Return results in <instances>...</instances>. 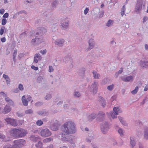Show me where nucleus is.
I'll use <instances>...</instances> for the list:
<instances>
[{"mask_svg": "<svg viewBox=\"0 0 148 148\" xmlns=\"http://www.w3.org/2000/svg\"><path fill=\"white\" fill-rule=\"evenodd\" d=\"M61 130L63 133L60 134L58 138L65 142H71V137L67 134H73L76 132L77 129L75 123L71 121L66 122L62 125Z\"/></svg>", "mask_w": 148, "mask_h": 148, "instance_id": "nucleus-1", "label": "nucleus"}, {"mask_svg": "<svg viewBox=\"0 0 148 148\" xmlns=\"http://www.w3.org/2000/svg\"><path fill=\"white\" fill-rule=\"evenodd\" d=\"M14 145L12 147L10 144L5 145L4 148H20V147L25 144V140L22 139L17 140L14 142Z\"/></svg>", "mask_w": 148, "mask_h": 148, "instance_id": "nucleus-2", "label": "nucleus"}, {"mask_svg": "<svg viewBox=\"0 0 148 148\" xmlns=\"http://www.w3.org/2000/svg\"><path fill=\"white\" fill-rule=\"evenodd\" d=\"M145 8V3L142 1H140L137 2L136 5L135 11L137 14H140L142 10H144Z\"/></svg>", "mask_w": 148, "mask_h": 148, "instance_id": "nucleus-3", "label": "nucleus"}, {"mask_svg": "<svg viewBox=\"0 0 148 148\" xmlns=\"http://www.w3.org/2000/svg\"><path fill=\"white\" fill-rule=\"evenodd\" d=\"M98 83L97 82L95 81L91 85L89 86L88 89L93 94L96 93L97 91Z\"/></svg>", "mask_w": 148, "mask_h": 148, "instance_id": "nucleus-4", "label": "nucleus"}, {"mask_svg": "<svg viewBox=\"0 0 148 148\" xmlns=\"http://www.w3.org/2000/svg\"><path fill=\"white\" fill-rule=\"evenodd\" d=\"M111 125L107 122H105L101 125V132L104 134H106L110 128Z\"/></svg>", "mask_w": 148, "mask_h": 148, "instance_id": "nucleus-5", "label": "nucleus"}, {"mask_svg": "<svg viewBox=\"0 0 148 148\" xmlns=\"http://www.w3.org/2000/svg\"><path fill=\"white\" fill-rule=\"evenodd\" d=\"M39 135L43 137H46L50 136L51 133L50 131L48 129H43L41 128L39 130Z\"/></svg>", "mask_w": 148, "mask_h": 148, "instance_id": "nucleus-6", "label": "nucleus"}, {"mask_svg": "<svg viewBox=\"0 0 148 148\" xmlns=\"http://www.w3.org/2000/svg\"><path fill=\"white\" fill-rule=\"evenodd\" d=\"M44 39L42 37H36L32 40L31 44L34 46H36L44 42Z\"/></svg>", "mask_w": 148, "mask_h": 148, "instance_id": "nucleus-7", "label": "nucleus"}, {"mask_svg": "<svg viewBox=\"0 0 148 148\" xmlns=\"http://www.w3.org/2000/svg\"><path fill=\"white\" fill-rule=\"evenodd\" d=\"M32 99V97L30 95H24L22 97V102L24 106H26L28 105V102Z\"/></svg>", "mask_w": 148, "mask_h": 148, "instance_id": "nucleus-8", "label": "nucleus"}, {"mask_svg": "<svg viewBox=\"0 0 148 148\" xmlns=\"http://www.w3.org/2000/svg\"><path fill=\"white\" fill-rule=\"evenodd\" d=\"M4 121L7 124H10L14 126H16L17 125L16 120L15 119L10 118H5Z\"/></svg>", "mask_w": 148, "mask_h": 148, "instance_id": "nucleus-9", "label": "nucleus"}, {"mask_svg": "<svg viewBox=\"0 0 148 148\" xmlns=\"http://www.w3.org/2000/svg\"><path fill=\"white\" fill-rule=\"evenodd\" d=\"M88 47L86 49L87 51L90 50L94 47L95 45L94 40L92 38H90L88 41Z\"/></svg>", "mask_w": 148, "mask_h": 148, "instance_id": "nucleus-10", "label": "nucleus"}, {"mask_svg": "<svg viewBox=\"0 0 148 148\" xmlns=\"http://www.w3.org/2000/svg\"><path fill=\"white\" fill-rule=\"evenodd\" d=\"M134 76L132 75L122 76L120 78L122 80L125 82H132L134 80Z\"/></svg>", "mask_w": 148, "mask_h": 148, "instance_id": "nucleus-11", "label": "nucleus"}, {"mask_svg": "<svg viewBox=\"0 0 148 148\" xmlns=\"http://www.w3.org/2000/svg\"><path fill=\"white\" fill-rule=\"evenodd\" d=\"M60 124L59 122L56 121V122L53 124L51 125L49 127L51 130L53 131H56L58 130Z\"/></svg>", "mask_w": 148, "mask_h": 148, "instance_id": "nucleus-12", "label": "nucleus"}, {"mask_svg": "<svg viewBox=\"0 0 148 148\" xmlns=\"http://www.w3.org/2000/svg\"><path fill=\"white\" fill-rule=\"evenodd\" d=\"M69 24V21L67 19H66L62 21L61 26L63 29H66L68 28Z\"/></svg>", "mask_w": 148, "mask_h": 148, "instance_id": "nucleus-13", "label": "nucleus"}, {"mask_svg": "<svg viewBox=\"0 0 148 148\" xmlns=\"http://www.w3.org/2000/svg\"><path fill=\"white\" fill-rule=\"evenodd\" d=\"M10 133L12 136L14 137H18V128L12 129L10 131Z\"/></svg>", "mask_w": 148, "mask_h": 148, "instance_id": "nucleus-14", "label": "nucleus"}, {"mask_svg": "<svg viewBox=\"0 0 148 148\" xmlns=\"http://www.w3.org/2000/svg\"><path fill=\"white\" fill-rule=\"evenodd\" d=\"M65 41L63 39H59L56 40L54 43L59 47H62Z\"/></svg>", "mask_w": 148, "mask_h": 148, "instance_id": "nucleus-15", "label": "nucleus"}, {"mask_svg": "<svg viewBox=\"0 0 148 148\" xmlns=\"http://www.w3.org/2000/svg\"><path fill=\"white\" fill-rule=\"evenodd\" d=\"M138 64L142 67L145 68H148V61L146 60H140Z\"/></svg>", "mask_w": 148, "mask_h": 148, "instance_id": "nucleus-16", "label": "nucleus"}, {"mask_svg": "<svg viewBox=\"0 0 148 148\" xmlns=\"http://www.w3.org/2000/svg\"><path fill=\"white\" fill-rule=\"evenodd\" d=\"M27 133V131L22 128H18V137L25 136Z\"/></svg>", "mask_w": 148, "mask_h": 148, "instance_id": "nucleus-17", "label": "nucleus"}, {"mask_svg": "<svg viewBox=\"0 0 148 148\" xmlns=\"http://www.w3.org/2000/svg\"><path fill=\"white\" fill-rule=\"evenodd\" d=\"M42 57L38 53H36L35 54L34 58V60L33 62V64H36L38 62V60H41Z\"/></svg>", "mask_w": 148, "mask_h": 148, "instance_id": "nucleus-18", "label": "nucleus"}, {"mask_svg": "<svg viewBox=\"0 0 148 148\" xmlns=\"http://www.w3.org/2000/svg\"><path fill=\"white\" fill-rule=\"evenodd\" d=\"M11 110V108L10 106L6 105L2 110V112L4 114H7Z\"/></svg>", "mask_w": 148, "mask_h": 148, "instance_id": "nucleus-19", "label": "nucleus"}, {"mask_svg": "<svg viewBox=\"0 0 148 148\" xmlns=\"http://www.w3.org/2000/svg\"><path fill=\"white\" fill-rule=\"evenodd\" d=\"M135 137L134 136H131L130 138V146L132 148H133L135 146L136 142L135 140Z\"/></svg>", "mask_w": 148, "mask_h": 148, "instance_id": "nucleus-20", "label": "nucleus"}, {"mask_svg": "<svg viewBox=\"0 0 148 148\" xmlns=\"http://www.w3.org/2000/svg\"><path fill=\"white\" fill-rule=\"evenodd\" d=\"M94 139V135L93 134L88 135L85 139L86 141L88 143H90Z\"/></svg>", "mask_w": 148, "mask_h": 148, "instance_id": "nucleus-21", "label": "nucleus"}, {"mask_svg": "<svg viewBox=\"0 0 148 148\" xmlns=\"http://www.w3.org/2000/svg\"><path fill=\"white\" fill-rule=\"evenodd\" d=\"M38 33L40 34H45L47 32L46 29L44 27H39L37 29Z\"/></svg>", "mask_w": 148, "mask_h": 148, "instance_id": "nucleus-22", "label": "nucleus"}, {"mask_svg": "<svg viewBox=\"0 0 148 148\" xmlns=\"http://www.w3.org/2000/svg\"><path fill=\"white\" fill-rule=\"evenodd\" d=\"M143 136L145 140H148V127L145 128L143 133Z\"/></svg>", "mask_w": 148, "mask_h": 148, "instance_id": "nucleus-23", "label": "nucleus"}, {"mask_svg": "<svg viewBox=\"0 0 148 148\" xmlns=\"http://www.w3.org/2000/svg\"><path fill=\"white\" fill-rule=\"evenodd\" d=\"M3 77L5 80L7 84L8 85H10V80L9 77L5 74L3 75Z\"/></svg>", "mask_w": 148, "mask_h": 148, "instance_id": "nucleus-24", "label": "nucleus"}, {"mask_svg": "<svg viewBox=\"0 0 148 148\" xmlns=\"http://www.w3.org/2000/svg\"><path fill=\"white\" fill-rule=\"evenodd\" d=\"M107 114L108 116L110 115L112 119L116 118L117 117V116L118 115V114H116V113L114 111H110L109 113L107 112Z\"/></svg>", "mask_w": 148, "mask_h": 148, "instance_id": "nucleus-25", "label": "nucleus"}, {"mask_svg": "<svg viewBox=\"0 0 148 148\" xmlns=\"http://www.w3.org/2000/svg\"><path fill=\"white\" fill-rule=\"evenodd\" d=\"M113 111L116 113V114H119L122 112L120 108L118 107H114L113 109Z\"/></svg>", "mask_w": 148, "mask_h": 148, "instance_id": "nucleus-26", "label": "nucleus"}, {"mask_svg": "<svg viewBox=\"0 0 148 148\" xmlns=\"http://www.w3.org/2000/svg\"><path fill=\"white\" fill-rule=\"evenodd\" d=\"M40 139V138L39 137L34 135H32L30 137V139L35 142L39 141Z\"/></svg>", "mask_w": 148, "mask_h": 148, "instance_id": "nucleus-27", "label": "nucleus"}, {"mask_svg": "<svg viewBox=\"0 0 148 148\" xmlns=\"http://www.w3.org/2000/svg\"><path fill=\"white\" fill-rule=\"evenodd\" d=\"M117 131L121 136H123L124 135V131L122 128L119 127L118 129L117 130Z\"/></svg>", "mask_w": 148, "mask_h": 148, "instance_id": "nucleus-28", "label": "nucleus"}, {"mask_svg": "<svg viewBox=\"0 0 148 148\" xmlns=\"http://www.w3.org/2000/svg\"><path fill=\"white\" fill-rule=\"evenodd\" d=\"M93 74V77L95 79H99L100 78L101 76L100 74L97 73L95 71H93L92 72Z\"/></svg>", "mask_w": 148, "mask_h": 148, "instance_id": "nucleus-29", "label": "nucleus"}, {"mask_svg": "<svg viewBox=\"0 0 148 148\" xmlns=\"http://www.w3.org/2000/svg\"><path fill=\"white\" fill-rule=\"evenodd\" d=\"M5 100L7 102L10 104L11 106H13L14 104V102L11 100L7 96L5 98Z\"/></svg>", "mask_w": 148, "mask_h": 148, "instance_id": "nucleus-30", "label": "nucleus"}, {"mask_svg": "<svg viewBox=\"0 0 148 148\" xmlns=\"http://www.w3.org/2000/svg\"><path fill=\"white\" fill-rule=\"evenodd\" d=\"M99 103L103 107H105L106 105V102L104 99L103 98L101 97L100 98Z\"/></svg>", "mask_w": 148, "mask_h": 148, "instance_id": "nucleus-31", "label": "nucleus"}, {"mask_svg": "<svg viewBox=\"0 0 148 148\" xmlns=\"http://www.w3.org/2000/svg\"><path fill=\"white\" fill-rule=\"evenodd\" d=\"M123 68H121L118 72L115 73L114 75V77L116 78H117L118 77L119 75L122 73L123 71Z\"/></svg>", "mask_w": 148, "mask_h": 148, "instance_id": "nucleus-32", "label": "nucleus"}, {"mask_svg": "<svg viewBox=\"0 0 148 148\" xmlns=\"http://www.w3.org/2000/svg\"><path fill=\"white\" fill-rule=\"evenodd\" d=\"M52 97V95L51 94L47 93L44 97V99L47 100H49Z\"/></svg>", "mask_w": 148, "mask_h": 148, "instance_id": "nucleus-33", "label": "nucleus"}, {"mask_svg": "<svg viewBox=\"0 0 148 148\" xmlns=\"http://www.w3.org/2000/svg\"><path fill=\"white\" fill-rule=\"evenodd\" d=\"M114 23V21L111 19L109 20L108 21L106 24V26L108 27H110L111 26H112L113 25Z\"/></svg>", "mask_w": 148, "mask_h": 148, "instance_id": "nucleus-34", "label": "nucleus"}, {"mask_svg": "<svg viewBox=\"0 0 148 148\" xmlns=\"http://www.w3.org/2000/svg\"><path fill=\"white\" fill-rule=\"evenodd\" d=\"M96 115L95 113H93L89 116L88 119L89 120L91 121L96 117Z\"/></svg>", "mask_w": 148, "mask_h": 148, "instance_id": "nucleus-35", "label": "nucleus"}, {"mask_svg": "<svg viewBox=\"0 0 148 148\" xmlns=\"http://www.w3.org/2000/svg\"><path fill=\"white\" fill-rule=\"evenodd\" d=\"M44 81L43 78L41 76H39L38 77L37 81L38 83H40L43 82Z\"/></svg>", "mask_w": 148, "mask_h": 148, "instance_id": "nucleus-36", "label": "nucleus"}, {"mask_svg": "<svg viewBox=\"0 0 148 148\" xmlns=\"http://www.w3.org/2000/svg\"><path fill=\"white\" fill-rule=\"evenodd\" d=\"M37 148H43L42 147V142L38 141V143L35 145Z\"/></svg>", "mask_w": 148, "mask_h": 148, "instance_id": "nucleus-37", "label": "nucleus"}, {"mask_svg": "<svg viewBox=\"0 0 148 148\" xmlns=\"http://www.w3.org/2000/svg\"><path fill=\"white\" fill-rule=\"evenodd\" d=\"M125 5H123L122 9L121 10V14L122 16H123L124 15H125Z\"/></svg>", "mask_w": 148, "mask_h": 148, "instance_id": "nucleus-38", "label": "nucleus"}, {"mask_svg": "<svg viewBox=\"0 0 148 148\" xmlns=\"http://www.w3.org/2000/svg\"><path fill=\"white\" fill-rule=\"evenodd\" d=\"M138 90V86H136L134 90L131 91V93L133 95H135L137 93Z\"/></svg>", "mask_w": 148, "mask_h": 148, "instance_id": "nucleus-39", "label": "nucleus"}, {"mask_svg": "<svg viewBox=\"0 0 148 148\" xmlns=\"http://www.w3.org/2000/svg\"><path fill=\"white\" fill-rule=\"evenodd\" d=\"M36 123L37 125L40 126L43 124V122L42 120H38L36 121Z\"/></svg>", "mask_w": 148, "mask_h": 148, "instance_id": "nucleus-40", "label": "nucleus"}, {"mask_svg": "<svg viewBox=\"0 0 148 148\" xmlns=\"http://www.w3.org/2000/svg\"><path fill=\"white\" fill-rule=\"evenodd\" d=\"M114 86L113 84L109 85L107 86V89L108 90L111 91L113 89Z\"/></svg>", "mask_w": 148, "mask_h": 148, "instance_id": "nucleus-41", "label": "nucleus"}, {"mask_svg": "<svg viewBox=\"0 0 148 148\" xmlns=\"http://www.w3.org/2000/svg\"><path fill=\"white\" fill-rule=\"evenodd\" d=\"M53 138H48L45 139L43 140V142L44 143H47L51 141L52 140Z\"/></svg>", "mask_w": 148, "mask_h": 148, "instance_id": "nucleus-42", "label": "nucleus"}, {"mask_svg": "<svg viewBox=\"0 0 148 148\" xmlns=\"http://www.w3.org/2000/svg\"><path fill=\"white\" fill-rule=\"evenodd\" d=\"M33 112L32 110L31 109H29L26 110L25 111V113L26 114H32Z\"/></svg>", "mask_w": 148, "mask_h": 148, "instance_id": "nucleus-43", "label": "nucleus"}, {"mask_svg": "<svg viewBox=\"0 0 148 148\" xmlns=\"http://www.w3.org/2000/svg\"><path fill=\"white\" fill-rule=\"evenodd\" d=\"M74 96L77 97H79L80 96L81 94L78 91H75L74 92Z\"/></svg>", "mask_w": 148, "mask_h": 148, "instance_id": "nucleus-44", "label": "nucleus"}, {"mask_svg": "<svg viewBox=\"0 0 148 148\" xmlns=\"http://www.w3.org/2000/svg\"><path fill=\"white\" fill-rule=\"evenodd\" d=\"M5 29V27H4L3 26L1 27L0 29V34L1 35H2L3 33H4V29Z\"/></svg>", "mask_w": 148, "mask_h": 148, "instance_id": "nucleus-45", "label": "nucleus"}, {"mask_svg": "<svg viewBox=\"0 0 148 148\" xmlns=\"http://www.w3.org/2000/svg\"><path fill=\"white\" fill-rule=\"evenodd\" d=\"M98 116L99 117H103L105 116V114L103 112H100L98 114Z\"/></svg>", "mask_w": 148, "mask_h": 148, "instance_id": "nucleus-46", "label": "nucleus"}, {"mask_svg": "<svg viewBox=\"0 0 148 148\" xmlns=\"http://www.w3.org/2000/svg\"><path fill=\"white\" fill-rule=\"evenodd\" d=\"M7 20L5 18L2 19L1 21V24L3 25H4L6 24L7 23Z\"/></svg>", "mask_w": 148, "mask_h": 148, "instance_id": "nucleus-47", "label": "nucleus"}, {"mask_svg": "<svg viewBox=\"0 0 148 148\" xmlns=\"http://www.w3.org/2000/svg\"><path fill=\"white\" fill-rule=\"evenodd\" d=\"M23 13H24L25 14H27V12L24 10H21L17 12V14L18 15L21 14Z\"/></svg>", "mask_w": 148, "mask_h": 148, "instance_id": "nucleus-48", "label": "nucleus"}, {"mask_svg": "<svg viewBox=\"0 0 148 148\" xmlns=\"http://www.w3.org/2000/svg\"><path fill=\"white\" fill-rule=\"evenodd\" d=\"M54 71V69L53 68V67L52 66H49V69H48V71L49 72H53Z\"/></svg>", "mask_w": 148, "mask_h": 148, "instance_id": "nucleus-49", "label": "nucleus"}, {"mask_svg": "<svg viewBox=\"0 0 148 148\" xmlns=\"http://www.w3.org/2000/svg\"><path fill=\"white\" fill-rule=\"evenodd\" d=\"M18 88L19 90L21 91H23L24 89V88L23 85L21 84H20L18 85Z\"/></svg>", "mask_w": 148, "mask_h": 148, "instance_id": "nucleus-50", "label": "nucleus"}, {"mask_svg": "<svg viewBox=\"0 0 148 148\" xmlns=\"http://www.w3.org/2000/svg\"><path fill=\"white\" fill-rule=\"evenodd\" d=\"M31 68L32 69L36 71L38 69V67L35 66L33 65H32L31 66Z\"/></svg>", "mask_w": 148, "mask_h": 148, "instance_id": "nucleus-51", "label": "nucleus"}, {"mask_svg": "<svg viewBox=\"0 0 148 148\" xmlns=\"http://www.w3.org/2000/svg\"><path fill=\"white\" fill-rule=\"evenodd\" d=\"M52 30L53 32H54L57 29V26L56 25H53L52 27Z\"/></svg>", "mask_w": 148, "mask_h": 148, "instance_id": "nucleus-52", "label": "nucleus"}, {"mask_svg": "<svg viewBox=\"0 0 148 148\" xmlns=\"http://www.w3.org/2000/svg\"><path fill=\"white\" fill-rule=\"evenodd\" d=\"M17 54V51L16 50H14V52L13 53V58L14 60L15 59V58L16 57V56Z\"/></svg>", "mask_w": 148, "mask_h": 148, "instance_id": "nucleus-53", "label": "nucleus"}, {"mask_svg": "<svg viewBox=\"0 0 148 148\" xmlns=\"http://www.w3.org/2000/svg\"><path fill=\"white\" fill-rule=\"evenodd\" d=\"M88 11L89 9L87 8H86L84 11V14L86 15L88 13Z\"/></svg>", "mask_w": 148, "mask_h": 148, "instance_id": "nucleus-54", "label": "nucleus"}, {"mask_svg": "<svg viewBox=\"0 0 148 148\" xmlns=\"http://www.w3.org/2000/svg\"><path fill=\"white\" fill-rule=\"evenodd\" d=\"M0 94L2 96L4 97L5 98L7 96L6 94L4 93L3 92H1Z\"/></svg>", "mask_w": 148, "mask_h": 148, "instance_id": "nucleus-55", "label": "nucleus"}, {"mask_svg": "<svg viewBox=\"0 0 148 148\" xmlns=\"http://www.w3.org/2000/svg\"><path fill=\"white\" fill-rule=\"evenodd\" d=\"M40 52L42 54L44 55L46 53L47 50L46 49H44L42 51L41 50L40 51Z\"/></svg>", "mask_w": 148, "mask_h": 148, "instance_id": "nucleus-56", "label": "nucleus"}, {"mask_svg": "<svg viewBox=\"0 0 148 148\" xmlns=\"http://www.w3.org/2000/svg\"><path fill=\"white\" fill-rule=\"evenodd\" d=\"M30 35L31 36H34L35 35V32L34 31H32L30 33Z\"/></svg>", "mask_w": 148, "mask_h": 148, "instance_id": "nucleus-57", "label": "nucleus"}, {"mask_svg": "<svg viewBox=\"0 0 148 148\" xmlns=\"http://www.w3.org/2000/svg\"><path fill=\"white\" fill-rule=\"evenodd\" d=\"M147 20L148 17L147 16H145L144 17L143 19V23L147 21Z\"/></svg>", "mask_w": 148, "mask_h": 148, "instance_id": "nucleus-58", "label": "nucleus"}, {"mask_svg": "<svg viewBox=\"0 0 148 148\" xmlns=\"http://www.w3.org/2000/svg\"><path fill=\"white\" fill-rule=\"evenodd\" d=\"M9 16V14L8 13H5L3 16V17L4 18H7Z\"/></svg>", "mask_w": 148, "mask_h": 148, "instance_id": "nucleus-59", "label": "nucleus"}, {"mask_svg": "<svg viewBox=\"0 0 148 148\" xmlns=\"http://www.w3.org/2000/svg\"><path fill=\"white\" fill-rule=\"evenodd\" d=\"M1 40L2 42H5L6 39L5 37H3L1 39Z\"/></svg>", "mask_w": 148, "mask_h": 148, "instance_id": "nucleus-60", "label": "nucleus"}, {"mask_svg": "<svg viewBox=\"0 0 148 148\" xmlns=\"http://www.w3.org/2000/svg\"><path fill=\"white\" fill-rule=\"evenodd\" d=\"M24 55V54L23 53L20 54L18 56V58L19 59H21L22 57H23Z\"/></svg>", "mask_w": 148, "mask_h": 148, "instance_id": "nucleus-61", "label": "nucleus"}, {"mask_svg": "<svg viewBox=\"0 0 148 148\" xmlns=\"http://www.w3.org/2000/svg\"><path fill=\"white\" fill-rule=\"evenodd\" d=\"M13 92L14 93H17L19 92V90L18 88H16L13 90Z\"/></svg>", "mask_w": 148, "mask_h": 148, "instance_id": "nucleus-62", "label": "nucleus"}, {"mask_svg": "<svg viewBox=\"0 0 148 148\" xmlns=\"http://www.w3.org/2000/svg\"><path fill=\"white\" fill-rule=\"evenodd\" d=\"M144 48L146 50L148 51V44H145L144 45Z\"/></svg>", "mask_w": 148, "mask_h": 148, "instance_id": "nucleus-63", "label": "nucleus"}, {"mask_svg": "<svg viewBox=\"0 0 148 148\" xmlns=\"http://www.w3.org/2000/svg\"><path fill=\"white\" fill-rule=\"evenodd\" d=\"M148 90V84L146 85L144 89V91H147Z\"/></svg>", "mask_w": 148, "mask_h": 148, "instance_id": "nucleus-64", "label": "nucleus"}]
</instances>
